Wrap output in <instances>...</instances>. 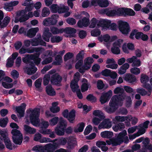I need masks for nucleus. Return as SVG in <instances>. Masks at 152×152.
<instances>
[{
  "instance_id": "f257e3e1",
  "label": "nucleus",
  "mask_w": 152,
  "mask_h": 152,
  "mask_svg": "<svg viewBox=\"0 0 152 152\" xmlns=\"http://www.w3.org/2000/svg\"><path fill=\"white\" fill-rule=\"evenodd\" d=\"M123 99V96H121L119 95L118 97L116 95H114L109 103V105L104 107V110L109 114L113 113L117 110L118 104L120 102V101Z\"/></svg>"
},
{
  "instance_id": "f03ea898",
  "label": "nucleus",
  "mask_w": 152,
  "mask_h": 152,
  "mask_svg": "<svg viewBox=\"0 0 152 152\" xmlns=\"http://www.w3.org/2000/svg\"><path fill=\"white\" fill-rule=\"evenodd\" d=\"M40 110L38 108L34 109L29 115L31 123L34 126H37L39 122V117L40 115Z\"/></svg>"
},
{
  "instance_id": "7ed1b4c3",
  "label": "nucleus",
  "mask_w": 152,
  "mask_h": 152,
  "mask_svg": "<svg viewBox=\"0 0 152 152\" xmlns=\"http://www.w3.org/2000/svg\"><path fill=\"white\" fill-rule=\"evenodd\" d=\"M13 142L16 145H20L23 141V137L20 131L17 129H12L11 132Z\"/></svg>"
},
{
  "instance_id": "20e7f679",
  "label": "nucleus",
  "mask_w": 152,
  "mask_h": 152,
  "mask_svg": "<svg viewBox=\"0 0 152 152\" xmlns=\"http://www.w3.org/2000/svg\"><path fill=\"white\" fill-rule=\"evenodd\" d=\"M118 24L119 29L123 34L127 35L128 34L130 31V28L127 22L120 20Z\"/></svg>"
},
{
  "instance_id": "39448f33",
  "label": "nucleus",
  "mask_w": 152,
  "mask_h": 152,
  "mask_svg": "<svg viewBox=\"0 0 152 152\" xmlns=\"http://www.w3.org/2000/svg\"><path fill=\"white\" fill-rule=\"evenodd\" d=\"M59 16L57 15H53L50 17L47 18L44 20L43 23L45 26L55 25L57 22Z\"/></svg>"
},
{
  "instance_id": "423d86ee",
  "label": "nucleus",
  "mask_w": 152,
  "mask_h": 152,
  "mask_svg": "<svg viewBox=\"0 0 152 152\" xmlns=\"http://www.w3.org/2000/svg\"><path fill=\"white\" fill-rule=\"evenodd\" d=\"M120 16L126 17L127 16H133L135 15V12L132 9L122 7L118 9Z\"/></svg>"
},
{
  "instance_id": "0eeeda50",
  "label": "nucleus",
  "mask_w": 152,
  "mask_h": 152,
  "mask_svg": "<svg viewBox=\"0 0 152 152\" xmlns=\"http://www.w3.org/2000/svg\"><path fill=\"white\" fill-rule=\"evenodd\" d=\"M31 45L32 46L41 45L46 46V43L42 39L41 35H39L37 38H34L31 39Z\"/></svg>"
},
{
  "instance_id": "6e6552de",
  "label": "nucleus",
  "mask_w": 152,
  "mask_h": 152,
  "mask_svg": "<svg viewBox=\"0 0 152 152\" xmlns=\"http://www.w3.org/2000/svg\"><path fill=\"white\" fill-rule=\"evenodd\" d=\"M112 96V91L110 90L108 92L102 93L99 100L102 104L106 103L110 100Z\"/></svg>"
},
{
  "instance_id": "1a4fd4ad",
  "label": "nucleus",
  "mask_w": 152,
  "mask_h": 152,
  "mask_svg": "<svg viewBox=\"0 0 152 152\" xmlns=\"http://www.w3.org/2000/svg\"><path fill=\"white\" fill-rule=\"evenodd\" d=\"M101 12L104 14H106L108 16H114L116 15L120 16V13L118 11V9L115 10H110L108 8H105L102 9L101 10Z\"/></svg>"
},
{
  "instance_id": "9d476101",
  "label": "nucleus",
  "mask_w": 152,
  "mask_h": 152,
  "mask_svg": "<svg viewBox=\"0 0 152 152\" xmlns=\"http://www.w3.org/2000/svg\"><path fill=\"white\" fill-rule=\"evenodd\" d=\"M62 80V77L58 73H55L51 76L50 82L53 85H56L59 84Z\"/></svg>"
},
{
  "instance_id": "9b49d317",
  "label": "nucleus",
  "mask_w": 152,
  "mask_h": 152,
  "mask_svg": "<svg viewBox=\"0 0 152 152\" xmlns=\"http://www.w3.org/2000/svg\"><path fill=\"white\" fill-rule=\"evenodd\" d=\"M74 80L71 81L70 84L71 88H72L73 90L75 89L73 87L74 86H76L77 88H79V87L78 84V82L79 80L80 74L78 72H77L74 74Z\"/></svg>"
},
{
  "instance_id": "f8f14e48",
  "label": "nucleus",
  "mask_w": 152,
  "mask_h": 152,
  "mask_svg": "<svg viewBox=\"0 0 152 152\" xmlns=\"http://www.w3.org/2000/svg\"><path fill=\"white\" fill-rule=\"evenodd\" d=\"M50 146L48 144L44 146L40 145H37L34 146L32 149V150L36 152H44L46 149H49Z\"/></svg>"
},
{
  "instance_id": "ddd939ff",
  "label": "nucleus",
  "mask_w": 152,
  "mask_h": 152,
  "mask_svg": "<svg viewBox=\"0 0 152 152\" xmlns=\"http://www.w3.org/2000/svg\"><path fill=\"white\" fill-rule=\"evenodd\" d=\"M89 20L86 17H84L82 20H79L77 23L78 27L80 28L87 27L89 24Z\"/></svg>"
},
{
  "instance_id": "4468645a",
  "label": "nucleus",
  "mask_w": 152,
  "mask_h": 152,
  "mask_svg": "<svg viewBox=\"0 0 152 152\" xmlns=\"http://www.w3.org/2000/svg\"><path fill=\"white\" fill-rule=\"evenodd\" d=\"M124 79L126 82L131 83L135 82L137 80L135 76L130 73L125 74Z\"/></svg>"
},
{
  "instance_id": "2eb2a0df",
  "label": "nucleus",
  "mask_w": 152,
  "mask_h": 152,
  "mask_svg": "<svg viewBox=\"0 0 152 152\" xmlns=\"http://www.w3.org/2000/svg\"><path fill=\"white\" fill-rule=\"evenodd\" d=\"M29 66L26 68L27 73L29 75H31L36 72L37 70V68L35 66L33 62H31Z\"/></svg>"
},
{
  "instance_id": "dca6fc26",
  "label": "nucleus",
  "mask_w": 152,
  "mask_h": 152,
  "mask_svg": "<svg viewBox=\"0 0 152 152\" xmlns=\"http://www.w3.org/2000/svg\"><path fill=\"white\" fill-rule=\"evenodd\" d=\"M52 36V33L50 32V30L48 28H46L43 32L42 35L43 39L47 42H49L50 39Z\"/></svg>"
},
{
  "instance_id": "f3484780",
  "label": "nucleus",
  "mask_w": 152,
  "mask_h": 152,
  "mask_svg": "<svg viewBox=\"0 0 152 152\" xmlns=\"http://www.w3.org/2000/svg\"><path fill=\"white\" fill-rule=\"evenodd\" d=\"M112 126V121L109 118L104 119L100 124L99 126H101L102 128L108 129L110 128Z\"/></svg>"
},
{
  "instance_id": "a211bd4d",
  "label": "nucleus",
  "mask_w": 152,
  "mask_h": 152,
  "mask_svg": "<svg viewBox=\"0 0 152 152\" xmlns=\"http://www.w3.org/2000/svg\"><path fill=\"white\" fill-rule=\"evenodd\" d=\"M94 61L93 58L91 57H89L86 58L84 60V65H85L86 69H89L91 66V64Z\"/></svg>"
},
{
  "instance_id": "6ab92c4d",
  "label": "nucleus",
  "mask_w": 152,
  "mask_h": 152,
  "mask_svg": "<svg viewBox=\"0 0 152 152\" xmlns=\"http://www.w3.org/2000/svg\"><path fill=\"white\" fill-rule=\"evenodd\" d=\"M23 129L25 133L27 134H34L36 132V131L35 129L31 128L26 124L24 125Z\"/></svg>"
},
{
  "instance_id": "aec40b11",
  "label": "nucleus",
  "mask_w": 152,
  "mask_h": 152,
  "mask_svg": "<svg viewBox=\"0 0 152 152\" xmlns=\"http://www.w3.org/2000/svg\"><path fill=\"white\" fill-rule=\"evenodd\" d=\"M38 31V27L30 28L28 31L26 35L29 38H33L35 36Z\"/></svg>"
},
{
  "instance_id": "412c9836",
  "label": "nucleus",
  "mask_w": 152,
  "mask_h": 152,
  "mask_svg": "<svg viewBox=\"0 0 152 152\" xmlns=\"http://www.w3.org/2000/svg\"><path fill=\"white\" fill-rule=\"evenodd\" d=\"M75 111L74 110H72L69 113L67 117L66 118L70 123H73L75 118Z\"/></svg>"
},
{
  "instance_id": "4be33fe9",
  "label": "nucleus",
  "mask_w": 152,
  "mask_h": 152,
  "mask_svg": "<svg viewBox=\"0 0 152 152\" xmlns=\"http://www.w3.org/2000/svg\"><path fill=\"white\" fill-rule=\"evenodd\" d=\"M111 24V21L110 20L102 19L100 20L97 24L98 26L102 27H108Z\"/></svg>"
},
{
  "instance_id": "5701e85b",
  "label": "nucleus",
  "mask_w": 152,
  "mask_h": 152,
  "mask_svg": "<svg viewBox=\"0 0 152 152\" xmlns=\"http://www.w3.org/2000/svg\"><path fill=\"white\" fill-rule=\"evenodd\" d=\"M124 89L123 88H121L120 87H116L114 90V92L115 94H118L119 93L121 94L118 95H116L118 97L120 95L123 96L124 98V99H123L122 100L120 101V102H121V101H123L125 99V95L124 94Z\"/></svg>"
},
{
  "instance_id": "b1692460",
  "label": "nucleus",
  "mask_w": 152,
  "mask_h": 152,
  "mask_svg": "<svg viewBox=\"0 0 152 152\" xmlns=\"http://www.w3.org/2000/svg\"><path fill=\"white\" fill-rule=\"evenodd\" d=\"M129 64L127 63L122 65L118 69V73L120 75L124 74L126 72V70L129 69Z\"/></svg>"
},
{
  "instance_id": "393cba45",
  "label": "nucleus",
  "mask_w": 152,
  "mask_h": 152,
  "mask_svg": "<svg viewBox=\"0 0 152 152\" xmlns=\"http://www.w3.org/2000/svg\"><path fill=\"white\" fill-rule=\"evenodd\" d=\"M67 140V148L69 149H72L76 145V141L71 139L70 137H68Z\"/></svg>"
},
{
  "instance_id": "a878e982",
  "label": "nucleus",
  "mask_w": 152,
  "mask_h": 152,
  "mask_svg": "<svg viewBox=\"0 0 152 152\" xmlns=\"http://www.w3.org/2000/svg\"><path fill=\"white\" fill-rule=\"evenodd\" d=\"M46 92L49 96H53L56 95V92L51 85L47 86L46 88Z\"/></svg>"
},
{
  "instance_id": "bb28decb",
  "label": "nucleus",
  "mask_w": 152,
  "mask_h": 152,
  "mask_svg": "<svg viewBox=\"0 0 152 152\" xmlns=\"http://www.w3.org/2000/svg\"><path fill=\"white\" fill-rule=\"evenodd\" d=\"M101 136L103 138H110L113 135V133L110 131H104L101 132Z\"/></svg>"
},
{
  "instance_id": "cd10ccee",
  "label": "nucleus",
  "mask_w": 152,
  "mask_h": 152,
  "mask_svg": "<svg viewBox=\"0 0 152 152\" xmlns=\"http://www.w3.org/2000/svg\"><path fill=\"white\" fill-rule=\"evenodd\" d=\"M34 57L32 56V54H27L25 56L22 58L23 61L26 64H31V62H33L31 61L32 59H33Z\"/></svg>"
},
{
  "instance_id": "c85d7f7f",
  "label": "nucleus",
  "mask_w": 152,
  "mask_h": 152,
  "mask_svg": "<svg viewBox=\"0 0 152 152\" xmlns=\"http://www.w3.org/2000/svg\"><path fill=\"white\" fill-rule=\"evenodd\" d=\"M63 28L58 29L57 27H52L50 28L51 32L53 34H57L64 32Z\"/></svg>"
},
{
  "instance_id": "c756f323",
  "label": "nucleus",
  "mask_w": 152,
  "mask_h": 152,
  "mask_svg": "<svg viewBox=\"0 0 152 152\" xmlns=\"http://www.w3.org/2000/svg\"><path fill=\"white\" fill-rule=\"evenodd\" d=\"M32 56L34 58L32 59V60L33 61L34 64L35 63L36 65H38L40 64L41 61V58H39V53H35L32 54Z\"/></svg>"
},
{
  "instance_id": "7c9ffc66",
  "label": "nucleus",
  "mask_w": 152,
  "mask_h": 152,
  "mask_svg": "<svg viewBox=\"0 0 152 152\" xmlns=\"http://www.w3.org/2000/svg\"><path fill=\"white\" fill-rule=\"evenodd\" d=\"M55 60L56 61H54L52 63V64L54 65H60L63 62L62 58L59 55H57L55 57Z\"/></svg>"
},
{
  "instance_id": "2f4dec72",
  "label": "nucleus",
  "mask_w": 152,
  "mask_h": 152,
  "mask_svg": "<svg viewBox=\"0 0 152 152\" xmlns=\"http://www.w3.org/2000/svg\"><path fill=\"white\" fill-rule=\"evenodd\" d=\"M49 146H50V148L49 149H46V152H54L55 150L57 149L58 147V145L56 143H54L52 144L51 143L48 144Z\"/></svg>"
},
{
  "instance_id": "473e14b6",
  "label": "nucleus",
  "mask_w": 152,
  "mask_h": 152,
  "mask_svg": "<svg viewBox=\"0 0 152 152\" xmlns=\"http://www.w3.org/2000/svg\"><path fill=\"white\" fill-rule=\"evenodd\" d=\"M55 132L58 135L63 136L64 135L65 129L62 128L57 126L55 129Z\"/></svg>"
},
{
  "instance_id": "72a5a7b5",
  "label": "nucleus",
  "mask_w": 152,
  "mask_h": 152,
  "mask_svg": "<svg viewBox=\"0 0 152 152\" xmlns=\"http://www.w3.org/2000/svg\"><path fill=\"white\" fill-rule=\"evenodd\" d=\"M67 123L66 121L62 118L60 119V120L57 126L62 128L65 129L67 126Z\"/></svg>"
},
{
  "instance_id": "f704fd0d",
  "label": "nucleus",
  "mask_w": 152,
  "mask_h": 152,
  "mask_svg": "<svg viewBox=\"0 0 152 152\" xmlns=\"http://www.w3.org/2000/svg\"><path fill=\"white\" fill-rule=\"evenodd\" d=\"M78 126L77 129H74V131L75 132H82L83 131L84 128L85 126V124L83 122H81L77 125Z\"/></svg>"
},
{
  "instance_id": "c9c22d12",
  "label": "nucleus",
  "mask_w": 152,
  "mask_h": 152,
  "mask_svg": "<svg viewBox=\"0 0 152 152\" xmlns=\"http://www.w3.org/2000/svg\"><path fill=\"white\" fill-rule=\"evenodd\" d=\"M15 110L19 114V116L22 117L24 115L25 109L22 107L18 106L15 108Z\"/></svg>"
},
{
  "instance_id": "e433bc0d",
  "label": "nucleus",
  "mask_w": 152,
  "mask_h": 152,
  "mask_svg": "<svg viewBox=\"0 0 152 152\" xmlns=\"http://www.w3.org/2000/svg\"><path fill=\"white\" fill-rule=\"evenodd\" d=\"M62 40V38L58 36H52L50 41L52 43H59Z\"/></svg>"
},
{
  "instance_id": "4c0bfd02",
  "label": "nucleus",
  "mask_w": 152,
  "mask_h": 152,
  "mask_svg": "<svg viewBox=\"0 0 152 152\" xmlns=\"http://www.w3.org/2000/svg\"><path fill=\"white\" fill-rule=\"evenodd\" d=\"M63 31L64 32L68 34H74L76 32V30L75 28L71 27H66L64 29L63 28Z\"/></svg>"
},
{
  "instance_id": "58836bf2",
  "label": "nucleus",
  "mask_w": 152,
  "mask_h": 152,
  "mask_svg": "<svg viewBox=\"0 0 152 152\" xmlns=\"http://www.w3.org/2000/svg\"><path fill=\"white\" fill-rule=\"evenodd\" d=\"M75 88V89L73 90L71 88L72 91L73 92H76L77 97L80 99H82L83 98V96L82 93L81 92L79 88H77L76 86H74L73 87Z\"/></svg>"
},
{
  "instance_id": "ea45409f",
  "label": "nucleus",
  "mask_w": 152,
  "mask_h": 152,
  "mask_svg": "<svg viewBox=\"0 0 152 152\" xmlns=\"http://www.w3.org/2000/svg\"><path fill=\"white\" fill-rule=\"evenodd\" d=\"M9 121L8 118L7 117L0 119V126L2 127H5Z\"/></svg>"
},
{
  "instance_id": "a19ab883",
  "label": "nucleus",
  "mask_w": 152,
  "mask_h": 152,
  "mask_svg": "<svg viewBox=\"0 0 152 152\" xmlns=\"http://www.w3.org/2000/svg\"><path fill=\"white\" fill-rule=\"evenodd\" d=\"M126 134V130H125L120 133L116 138L122 143L123 142V138L125 137H124Z\"/></svg>"
},
{
  "instance_id": "79ce46f5",
  "label": "nucleus",
  "mask_w": 152,
  "mask_h": 152,
  "mask_svg": "<svg viewBox=\"0 0 152 152\" xmlns=\"http://www.w3.org/2000/svg\"><path fill=\"white\" fill-rule=\"evenodd\" d=\"M128 116H117L115 118V120L113 119V121H115L117 122H124L125 120H127L128 119Z\"/></svg>"
},
{
  "instance_id": "37998d69",
  "label": "nucleus",
  "mask_w": 152,
  "mask_h": 152,
  "mask_svg": "<svg viewBox=\"0 0 152 152\" xmlns=\"http://www.w3.org/2000/svg\"><path fill=\"white\" fill-rule=\"evenodd\" d=\"M149 80V77L145 74H142L140 77V81L143 84L147 83Z\"/></svg>"
},
{
  "instance_id": "c03bdc74",
  "label": "nucleus",
  "mask_w": 152,
  "mask_h": 152,
  "mask_svg": "<svg viewBox=\"0 0 152 152\" xmlns=\"http://www.w3.org/2000/svg\"><path fill=\"white\" fill-rule=\"evenodd\" d=\"M98 5L102 7H106L109 5V2L107 0H99Z\"/></svg>"
},
{
  "instance_id": "a18cd8bd",
  "label": "nucleus",
  "mask_w": 152,
  "mask_h": 152,
  "mask_svg": "<svg viewBox=\"0 0 152 152\" xmlns=\"http://www.w3.org/2000/svg\"><path fill=\"white\" fill-rule=\"evenodd\" d=\"M19 2L17 1H11L10 2L6 3L5 5L7 9H9L10 7H12L13 6H15L18 5Z\"/></svg>"
},
{
  "instance_id": "49530a36",
  "label": "nucleus",
  "mask_w": 152,
  "mask_h": 152,
  "mask_svg": "<svg viewBox=\"0 0 152 152\" xmlns=\"http://www.w3.org/2000/svg\"><path fill=\"white\" fill-rule=\"evenodd\" d=\"M142 86L144 88H145L148 91V96H150L151 94V92L152 91V87L149 84L146 83L143 84Z\"/></svg>"
},
{
  "instance_id": "de8ad7c7",
  "label": "nucleus",
  "mask_w": 152,
  "mask_h": 152,
  "mask_svg": "<svg viewBox=\"0 0 152 152\" xmlns=\"http://www.w3.org/2000/svg\"><path fill=\"white\" fill-rule=\"evenodd\" d=\"M50 80V76L49 74H45L43 78V83L44 85L46 86L48 85Z\"/></svg>"
},
{
  "instance_id": "09e8293b",
  "label": "nucleus",
  "mask_w": 152,
  "mask_h": 152,
  "mask_svg": "<svg viewBox=\"0 0 152 152\" xmlns=\"http://www.w3.org/2000/svg\"><path fill=\"white\" fill-rule=\"evenodd\" d=\"M59 6L57 4H52L50 7L51 12L53 13L58 12Z\"/></svg>"
},
{
  "instance_id": "8fccbe9b",
  "label": "nucleus",
  "mask_w": 152,
  "mask_h": 152,
  "mask_svg": "<svg viewBox=\"0 0 152 152\" xmlns=\"http://www.w3.org/2000/svg\"><path fill=\"white\" fill-rule=\"evenodd\" d=\"M34 7V4L33 3L29 2L28 5L26 7L25 10H23L22 11L24 12L25 13V12H29L31 11Z\"/></svg>"
},
{
  "instance_id": "3c124183",
  "label": "nucleus",
  "mask_w": 152,
  "mask_h": 152,
  "mask_svg": "<svg viewBox=\"0 0 152 152\" xmlns=\"http://www.w3.org/2000/svg\"><path fill=\"white\" fill-rule=\"evenodd\" d=\"M84 54L85 52L84 50H81L80 51L76 56V58L77 60H83L84 58Z\"/></svg>"
},
{
  "instance_id": "603ef678",
  "label": "nucleus",
  "mask_w": 152,
  "mask_h": 152,
  "mask_svg": "<svg viewBox=\"0 0 152 152\" xmlns=\"http://www.w3.org/2000/svg\"><path fill=\"white\" fill-rule=\"evenodd\" d=\"M50 13V11L48 8L44 7L42 12V15L43 17L48 16Z\"/></svg>"
},
{
  "instance_id": "864d4df0",
  "label": "nucleus",
  "mask_w": 152,
  "mask_h": 152,
  "mask_svg": "<svg viewBox=\"0 0 152 152\" xmlns=\"http://www.w3.org/2000/svg\"><path fill=\"white\" fill-rule=\"evenodd\" d=\"M6 147L8 149L12 150V145L11 142L9 139H7L6 140L4 141Z\"/></svg>"
},
{
  "instance_id": "5fc2aeb1",
  "label": "nucleus",
  "mask_w": 152,
  "mask_h": 152,
  "mask_svg": "<svg viewBox=\"0 0 152 152\" xmlns=\"http://www.w3.org/2000/svg\"><path fill=\"white\" fill-rule=\"evenodd\" d=\"M69 10V8L67 6H63V7L59 6L58 11V13L59 14L66 12L68 11Z\"/></svg>"
},
{
  "instance_id": "6e6d98bb",
  "label": "nucleus",
  "mask_w": 152,
  "mask_h": 152,
  "mask_svg": "<svg viewBox=\"0 0 152 152\" xmlns=\"http://www.w3.org/2000/svg\"><path fill=\"white\" fill-rule=\"evenodd\" d=\"M91 33L92 36L96 37L100 35L101 31L98 29H95L91 31Z\"/></svg>"
},
{
  "instance_id": "4d7b16f0",
  "label": "nucleus",
  "mask_w": 152,
  "mask_h": 152,
  "mask_svg": "<svg viewBox=\"0 0 152 152\" xmlns=\"http://www.w3.org/2000/svg\"><path fill=\"white\" fill-rule=\"evenodd\" d=\"M86 99L88 101L92 102H94L96 101V97L94 96L93 94H90L87 96Z\"/></svg>"
},
{
  "instance_id": "13d9d810",
  "label": "nucleus",
  "mask_w": 152,
  "mask_h": 152,
  "mask_svg": "<svg viewBox=\"0 0 152 152\" xmlns=\"http://www.w3.org/2000/svg\"><path fill=\"white\" fill-rule=\"evenodd\" d=\"M74 56V54L71 52H68L64 56V61H66L69 59L72 58Z\"/></svg>"
},
{
  "instance_id": "bf43d9fd",
  "label": "nucleus",
  "mask_w": 152,
  "mask_h": 152,
  "mask_svg": "<svg viewBox=\"0 0 152 152\" xmlns=\"http://www.w3.org/2000/svg\"><path fill=\"white\" fill-rule=\"evenodd\" d=\"M112 52L115 54H119L120 53V50L118 47L113 46L111 49Z\"/></svg>"
},
{
  "instance_id": "052dcab7",
  "label": "nucleus",
  "mask_w": 152,
  "mask_h": 152,
  "mask_svg": "<svg viewBox=\"0 0 152 152\" xmlns=\"http://www.w3.org/2000/svg\"><path fill=\"white\" fill-rule=\"evenodd\" d=\"M112 146H116L118 145H120L122 142L117 138H112Z\"/></svg>"
},
{
  "instance_id": "680f3d73",
  "label": "nucleus",
  "mask_w": 152,
  "mask_h": 152,
  "mask_svg": "<svg viewBox=\"0 0 152 152\" xmlns=\"http://www.w3.org/2000/svg\"><path fill=\"white\" fill-rule=\"evenodd\" d=\"M58 120L59 118L58 117H55L53 118L49 121L50 125L52 126L56 125L58 123Z\"/></svg>"
},
{
  "instance_id": "e2e57ef3",
  "label": "nucleus",
  "mask_w": 152,
  "mask_h": 152,
  "mask_svg": "<svg viewBox=\"0 0 152 152\" xmlns=\"http://www.w3.org/2000/svg\"><path fill=\"white\" fill-rule=\"evenodd\" d=\"M130 72L132 73L135 75H138L140 73V70L139 68L137 67L132 68L130 69Z\"/></svg>"
},
{
  "instance_id": "0e129e2a",
  "label": "nucleus",
  "mask_w": 152,
  "mask_h": 152,
  "mask_svg": "<svg viewBox=\"0 0 152 152\" xmlns=\"http://www.w3.org/2000/svg\"><path fill=\"white\" fill-rule=\"evenodd\" d=\"M14 63V60L12 58L9 57L7 60L6 66L7 67H10L12 66Z\"/></svg>"
},
{
  "instance_id": "69168bd1",
  "label": "nucleus",
  "mask_w": 152,
  "mask_h": 152,
  "mask_svg": "<svg viewBox=\"0 0 152 152\" xmlns=\"http://www.w3.org/2000/svg\"><path fill=\"white\" fill-rule=\"evenodd\" d=\"M52 61V57H49L45 58V59L42 61V64L43 65L47 64L51 62Z\"/></svg>"
},
{
  "instance_id": "338daca9",
  "label": "nucleus",
  "mask_w": 152,
  "mask_h": 152,
  "mask_svg": "<svg viewBox=\"0 0 152 152\" xmlns=\"http://www.w3.org/2000/svg\"><path fill=\"white\" fill-rule=\"evenodd\" d=\"M137 93L141 94L142 96H144L147 94L148 95L147 91L143 88H138L137 89Z\"/></svg>"
},
{
  "instance_id": "774afa93",
  "label": "nucleus",
  "mask_w": 152,
  "mask_h": 152,
  "mask_svg": "<svg viewBox=\"0 0 152 152\" xmlns=\"http://www.w3.org/2000/svg\"><path fill=\"white\" fill-rule=\"evenodd\" d=\"M141 62L140 59H138L137 58L134 61L133 64H132V67H139L140 66Z\"/></svg>"
}]
</instances>
